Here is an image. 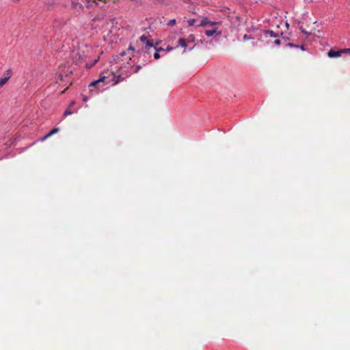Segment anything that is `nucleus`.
<instances>
[{"instance_id": "f257e3e1", "label": "nucleus", "mask_w": 350, "mask_h": 350, "mask_svg": "<svg viewBox=\"0 0 350 350\" xmlns=\"http://www.w3.org/2000/svg\"><path fill=\"white\" fill-rule=\"evenodd\" d=\"M108 85H112V78L109 77V72H107L105 75H103L98 79L92 82L90 87H96L100 88H104V86Z\"/></svg>"}, {"instance_id": "f03ea898", "label": "nucleus", "mask_w": 350, "mask_h": 350, "mask_svg": "<svg viewBox=\"0 0 350 350\" xmlns=\"http://www.w3.org/2000/svg\"><path fill=\"white\" fill-rule=\"evenodd\" d=\"M109 77L112 78V85H116L123 80L121 75H116L113 72H109Z\"/></svg>"}, {"instance_id": "7ed1b4c3", "label": "nucleus", "mask_w": 350, "mask_h": 350, "mask_svg": "<svg viewBox=\"0 0 350 350\" xmlns=\"http://www.w3.org/2000/svg\"><path fill=\"white\" fill-rule=\"evenodd\" d=\"M140 41L146 44V48L148 51L153 47V44L148 40V38L145 35H142L140 37Z\"/></svg>"}, {"instance_id": "20e7f679", "label": "nucleus", "mask_w": 350, "mask_h": 350, "mask_svg": "<svg viewBox=\"0 0 350 350\" xmlns=\"http://www.w3.org/2000/svg\"><path fill=\"white\" fill-rule=\"evenodd\" d=\"M342 53V51L341 50H340V51H334V50L331 49L328 52V56L329 57H340Z\"/></svg>"}, {"instance_id": "39448f33", "label": "nucleus", "mask_w": 350, "mask_h": 350, "mask_svg": "<svg viewBox=\"0 0 350 350\" xmlns=\"http://www.w3.org/2000/svg\"><path fill=\"white\" fill-rule=\"evenodd\" d=\"M58 131H59L58 128L53 129L49 133H47L44 137H43L41 140L44 141V140L46 139L47 138L50 137L53 135L57 133Z\"/></svg>"}, {"instance_id": "423d86ee", "label": "nucleus", "mask_w": 350, "mask_h": 350, "mask_svg": "<svg viewBox=\"0 0 350 350\" xmlns=\"http://www.w3.org/2000/svg\"><path fill=\"white\" fill-rule=\"evenodd\" d=\"M208 24L213 25L214 24V23L211 22L207 18H204L201 21L200 23L199 24V26L205 27Z\"/></svg>"}, {"instance_id": "0eeeda50", "label": "nucleus", "mask_w": 350, "mask_h": 350, "mask_svg": "<svg viewBox=\"0 0 350 350\" xmlns=\"http://www.w3.org/2000/svg\"><path fill=\"white\" fill-rule=\"evenodd\" d=\"M265 35L266 36V37H270V38H277L278 37V34H276L272 30H267V31H265Z\"/></svg>"}, {"instance_id": "6e6552de", "label": "nucleus", "mask_w": 350, "mask_h": 350, "mask_svg": "<svg viewBox=\"0 0 350 350\" xmlns=\"http://www.w3.org/2000/svg\"><path fill=\"white\" fill-rule=\"evenodd\" d=\"M178 45L180 46L181 47H183V48H186L187 47V41L184 38H180L178 40Z\"/></svg>"}, {"instance_id": "1a4fd4ad", "label": "nucleus", "mask_w": 350, "mask_h": 350, "mask_svg": "<svg viewBox=\"0 0 350 350\" xmlns=\"http://www.w3.org/2000/svg\"><path fill=\"white\" fill-rule=\"evenodd\" d=\"M152 48L156 51L155 53H154V58L156 59H158L160 57V55H159V52L160 51H164V50L162 48H160L159 49H157L154 46H153Z\"/></svg>"}, {"instance_id": "9d476101", "label": "nucleus", "mask_w": 350, "mask_h": 350, "mask_svg": "<svg viewBox=\"0 0 350 350\" xmlns=\"http://www.w3.org/2000/svg\"><path fill=\"white\" fill-rule=\"evenodd\" d=\"M216 32V29H208V30H206L205 31V34L208 36V37H211V36H213Z\"/></svg>"}, {"instance_id": "9b49d317", "label": "nucleus", "mask_w": 350, "mask_h": 350, "mask_svg": "<svg viewBox=\"0 0 350 350\" xmlns=\"http://www.w3.org/2000/svg\"><path fill=\"white\" fill-rule=\"evenodd\" d=\"M9 80V77H4L0 79V88H2Z\"/></svg>"}, {"instance_id": "f8f14e48", "label": "nucleus", "mask_w": 350, "mask_h": 350, "mask_svg": "<svg viewBox=\"0 0 350 350\" xmlns=\"http://www.w3.org/2000/svg\"><path fill=\"white\" fill-rule=\"evenodd\" d=\"M186 41L189 42H193L195 41V36L193 35H189Z\"/></svg>"}, {"instance_id": "ddd939ff", "label": "nucleus", "mask_w": 350, "mask_h": 350, "mask_svg": "<svg viewBox=\"0 0 350 350\" xmlns=\"http://www.w3.org/2000/svg\"><path fill=\"white\" fill-rule=\"evenodd\" d=\"M176 23V20L175 19H171L169 21V22L167 23V25L169 26H172L174 25H175Z\"/></svg>"}, {"instance_id": "4468645a", "label": "nucleus", "mask_w": 350, "mask_h": 350, "mask_svg": "<svg viewBox=\"0 0 350 350\" xmlns=\"http://www.w3.org/2000/svg\"><path fill=\"white\" fill-rule=\"evenodd\" d=\"M5 75V77H9V79H10L11 77V76H12V70L11 69H8L6 71Z\"/></svg>"}, {"instance_id": "2eb2a0df", "label": "nucleus", "mask_w": 350, "mask_h": 350, "mask_svg": "<svg viewBox=\"0 0 350 350\" xmlns=\"http://www.w3.org/2000/svg\"><path fill=\"white\" fill-rule=\"evenodd\" d=\"M72 112L70 111V108H68V109H67L64 111V116H68V115H70V114H72Z\"/></svg>"}, {"instance_id": "dca6fc26", "label": "nucleus", "mask_w": 350, "mask_h": 350, "mask_svg": "<svg viewBox=\"0 0 350 350\" xmlns=\"http://www.w3.org/2000/svg\"><path fill=\"white\" fill-rule=\"evenodd\" d=\"M195 22H196V20H195V19H189V20H188V21H187L188 25H189V26H192V25H194V23H195Z\"/></svg>"}, {"instance_id": "f3484780", "label": "nucleus", "mask_w": 350, "mask_h": 350, "mask_svg": "<svg viewBox=\"0 0 350 350\" xmlns=\"http://www.w3.org/2000/svg\"><path fill=\"white\" fill-rule=\"evenodd\" d=\"M342 53H349L350 54V49H344L341 50Z\"/></svg>"}, {"instance_id": "a211bd4d", "label": "nucleus", "mask_w": 350, "mask_h": 350, "mask_svg": "<svg viewBox=\"0 0 350 350\" xmlns=\"http://www.w3.org/2000/svg\"><path fill=\"white\" fill-rule=\"evenodd\" d=\"M141 66L138 65L135 67V70H134V72L137 73L139 72V70L141 69Z\"/></svg>"}, {"instance_id": "6ab92c4d", "label": "nucleus", "mask_w": 350, "mask_h": 350, "mask_svg": "<svg viewBox=\"0 0 350 350\" xmlns=\"http://www.w3.org/2000/svg\"><path fill=\"white\" fill-rule=\"evenodd\" d=\"M274 44L279 45L280 44V39H275L273 42Z\"/></svg>"}, {"instance_id": "aec40b11", "label": "nucleus", "mask_w": 350, "mask_h": 350, "mask_svg": "<svg viewBox=\"0 0 350 350\" xmlns=\"http://www.w3.org/2000/svg\"><path fill=\"white\" fill-rule=\"evenodd\" d=\"M300 29H301V31L304 33H305V34H307V33H308V32H307L306 31H305V29H304L302 28V27H300Z\"/></svg>"}, {"instance_id": "412c9836", "label": "nucleus", "mask_w": 350, "mask_h": 350, "mask_svg": "<svg viewBox=\"0 0 350 350\" xmlns=\"http://www.w3.org/2000/svg\"><path fill=\"white\" fill-rule=\"evenodd\" d=\"M172 49V46H167V49H166V51H170Z\"/></svg>"}, {"instance_id": "4be33fe9", "label": "nucleus", "mask_w": 350, "mask_h": 350, "mask_svg": "<svg viewBox=\"0 0 350 350\" xmlns=\"http://www.w3.org/2000/svg\"><path fill=\"white\" fill-rule=\"evenodd\" d=\"M128 50L134 51V48L130 46Z\"/></svg>"}, {"instance_id": "5701e85b", "label": "nucleus", "mask_w": 350, "mask_h": 350, "mask_svg": "<svg viewBox=\"0 0 350 350\" xmlns=\"http://www.w3.org/2000/svg\"><path fill=\"white\" fill-rule=\"evenodd\" d=\"M247 38H248V36H247V35H246V34H245V35L243 36V39H244V40H247Z\"/></svg>"}, {"instance_id": "b1692460", "label": "nucleus", "mask_w": 350, "mask_h": 350, "mask_svg": "<svg viewBox=\"0 0 350 350\" xmlns=\"http://www.w3.org/2000/svg\"><path fill=\"white\" fill-rule=\"evenodd\" d=\"M83 101H87V97L86 96H83Z\"/></svg>"}, {"instance_id": "393cba45", "label": "nucleus", "mask_w": 350, "mask_h": 350, "mask_svg": "<svg viewBox=\"0 0 350 350\" xmlns=\"http://www.w3.org/2000/svg\"><path fill=\"white\" fill-rule=\"evenodd\" d=\"M59 78H60L61 80H62L63 77H62V75H59Z\"/></svg>"}, {"instance_id": "a878e982", "label": "nucleus", "mask_w": 350, "mask_h": 350, "mask_svg": "<svg viewBox=\"0 0 350 350\" xmlns=\"http://www.w3.org/2000/svg\"><path fill=\"white\" fill-rule=\"evenodd\" d=\"M288 45L291 46H293V44H291V43H288Z\"/></svg>"}, {"instance_id": "bb28decb", "label": "nucleus", "mask_w": 350, "mask_h": 350, "mask_svg": "<svg viewBox=\"0 0 350 350\" xmlns=\"http://www.w3.org/2000/svg\"><path fill=\"white\" fill-rule=\"evenodd\" d=\"M125 54H126V53H125V52H123L121 55H124Z\"/></svg>"}]
</instances>
